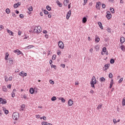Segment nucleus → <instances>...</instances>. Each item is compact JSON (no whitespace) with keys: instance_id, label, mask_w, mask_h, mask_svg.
Returning a JSON list of instances; mask_svg holds the SVG:
<instances>
[{"instance_id":"nucleus-59","label":"nucleus","mask_w":125,"mask_h":125,"mask_svg":"<svg viewBox=\"0 0 125 125\" xmlns=\"http://www.w3.org/2000/svg\"><path fill=\"white\" fill-rule=\"evenodd\" d=\"M23 98L24 99H27V95L26 94L23 95Z\"/></svg>"},{"instance_id":"nucleus-55","label":"nucleus","mask_w":125,"mask_h":125,"mask_svg":"<svg viewBox=\"0 0 125 125\" xmlns=\"http://www.w3.org/2000/svg\"><path fill=\"white\" fill-rule=\"evenodd\" d=\"M107 31L108 33H111V29L110 28H107Z\"/></svg>"},{"instance_id":"nucleus-60","label":"nucleus","mask_w":125,"mask_h":125,"mask_svg":"<svg viewBox=\"0 0 125 125\" xmlns=\"http://www.w3.org/2000/svg\"><path fill=\"white\" fill-rule=\"evenodd\" d=\"M42 119L44 121H46V117L45 116H43Z\"/></svg>"},{"instance_id":"nucleus-39","label":"nucleus","mask_w":125,"mask_h":125,"mask_svg":"<svg viewBox=\"0 0 125 125\" xmlns=\"http://www.w3.org/2000/svg\"><path fill=\"white\" fill-rule=\"evenodd\" d=\"M110 63L111 64H114V63H115V60L114 59H111L110 60Z\"/></svg>"},{"instance_id":"nucleus-40","label":"nucleus","mask_w":125,"mask_h":125,"mask_svg":"<svg viewBox=\"0 0 125 125\" xmlns=\"http://www.w3.org/2000/svg\"><path fill=\"white\" fill-rule=\"evenodd\" d=\"M46 9H47V10H48L49 11H50V10H51V8L50 7V6L47 5L46 6Z\"/></svg>"},{"instance_id":"nucleus-64","label":"nucleus","mask_w":125,"mask_h":125,"mask_svg":"<svg viewBox=\"0 0 125 125\" xmlns=\"http://www.w3.org/2000/svg\"><path fill=\"white\" fill-rule=\"evenodd\" d=\"M102 7L103 8H105V7H106V5H105V4H102Z\"/></svg>"},{"instance_id":"nucleus-22","label":"nucleus","mask_w":125,"mask_h":125,"mask_svg":"<svg viewBox=\"0 0 125 125\" xmlns=\"http://www.w3.org/2000/svg\"><path fill=\"white\" fill-rule=\"evenodd\" d=\"M87 21V19L85 17H84L83 18L82 22L83 23V24L86 23Z\"/></svg>"},{"instance_id":"nucleus-54","label":"nucleus","mask_w":125,"mask_h":125,"mask_svg":"<svg viewBox=\"0 0 125 125\" xmlns=\"http://www.w3.org/2000/svg\"><path fill=\"white\" fill-rule=\"evenodd\" d=\"M36 118L37 119H40V118H41V115H36Z\"/></svg>"},{"instance_id":"nucleus-33","label":"nucleus","mask_w":125,"mask_h":125,"mask_svg":"<svg viewBox=\"0 0 125 125\" xmlns=\"http://www.w3.org/2000/svg\"><path fill=\"white\" fill-rule=\"evenodd\" d=\"M5 11L7 14H9L10 13V9H9V8L6 9Z\"/></svg>"},{"instance_id":"nucleus-24","label":"nucleus","mask_w":125,"mask_h":125,"mask_svg":"<svg viewBox=\"0 0 125 125\" xmlns=\"http://www.w3.org/2000/svg\"><path fill=\"white\" fill-rule=\"evenodd\" d=\"M98 24L100 27V28L102 29L103 30V26H102V23L101 22L99 21L98 22Z\"/></svg>"},{"instance_id":"nucleus-3","label":"nucleus","mask_w":125,"mask_h":125,"mask_svg":"<svg viewBox=\"0 0 125 125\" xmlns=\"http://www.w3.org/2000/svg\"><path fill=\"white\" fill-rule=\"evenodd\" d=\"M12 117L13 120H14L15 121H17V120H18V118L19 117V115L18 113L15 112L13 114Z\"/></svg>"},{"instance_id":"nucleus-7","label":"nucleus","mask_w":125,"mask_h":125,"mask_svg":"<svg viewBox=\"0 0 125 125\" xmlns=\"http://www.w3.org/2000/svg\"><path fill=\"white\" fill-rule=\"evenodd\" d=\"M106 17L108 20H110V19L112 18V15L111 14V12H110V11L106 12Z\"/></svg>"},{"instance_id":"nucleus-18","label":"nucleus","mask_w":125,"mask_h":125,"mask_svg":"<svg viewBox=\"0 0 125 125\" xmlns=\"http://www.w3.org/2000/svg\"><path fill=\"white\" fill-rule=\"evenodd\" d=\"M2 110L4 112V113L6 114V115H7V114H8L9 113V111L8 110H6V108H5L4 107H2Z\"/></svg>"},{"instance_id":"nucleus-58","label":"nucleus","mask_w":125,"mask_h":125,"mask_svg":"<svg viewBox=\"0 0 125 125\" xmlns=\"http://www.w3.org/2000/svg\"><path fill=\"white\" fill-rule=\"evenodd\" d=\"M7 87L8 88H11V84H9V85H8L7 86Z\"/></svg>"},{"instance_id":"nucleus-35","label":"nucleus","mask_w":125,"mask_h":125,"mask_svg":"<svg viewBox=\"0 0 125 125\" xmlns=\"http://www.w3.org/2000/svg\"><path fill=\"white\" fill-rule=\"evenodd\" d=\"M102 104H99L98 106V107H97V109H98V110H99V109H101V108H102Z\"/></svg>"},{"instance_id":"nucleus-41","label":"nucleus","mask_w":125,"mask_h":125,"mask_svg":"<svg viewBox=\"0 0 125 125\" xmlns=\"http://www.w3.org/2000/svg\"><path fill=\"white\" fill-rule=\"evenodd\" d=\"M121 49H122V50L123 51H124V50H125V45H122L121 46Z\"/></svg>"},{"instance_id":"nucleus-15","label":"nucleus","mask_w":125,"mask_h":125,"mask_svg":"<svg viewBox=\"0 0 125 125\" xmlns=\"http://www.w3.org/2000/svg\"><path fill=\"white\" fill-rule=\"evenodd\" d=\"M110 67V64H106L104 65V71H106L109 69Z\"/></svg>"},{"instance_id":"nucleus-8","label":"nucleus","mask_w":125,"mask_h":125,"mask_svg":"<svg viewBox=\"0 0 125 125\" xmlns=\"http://www.w3.org/2000/svg\"><path fill=\"white\" fill-rule=\"evenodd\" d=\"M14 53H17V55H20V54H22V55H24L23 53L21 52L19 49H16L14 51Z\"/></svg>"},{"instance_id":"nucleus-63","label":"nucleus","mask_w":125,"mask_h":125,"mask_svg":"<svg viewBox=\"0 0 125 125\" xmlns=\"http://www.w3.org/2000/svg\"><path fill=\"white\" fill-rule=\"evenodd\" d=\"M89 51L91 53H92V52L93 51V49H92V48L90 49Z\"/></svg>"},{"instance_id":"nucleus-23","label":"nucleus","mask_w":125,"mask_h":125,"mask_svg":"<svg viewBox=\"0 0 125 125\" xmlns=\"http://www.w3.org/2000/svg\"><path fill=\"white\" fill-rule=\"evenodd\" d=\"M21 108H20L21 111H24V109H25V104H23L21 105Z\"/></svg>"},{"instance_id":"nucleus-30","label":"nucleus","mask_w":125,"mask_h":125,"mask_svg":"<svg viewBox=\"0 0 125 125\" xmlns=\"http://www.w3.org/2000/svg\"><path fill=\"white\" fill-rule=\"evenodd\" d=\"M29 92L31 94H33L34 92H35V90H34V88H31L29 90Z\"/></svg>"},{"instance_id":"nucleus-11","label":"nucleus","mask_w":125,"mask_h":125,"mask_svg":"<svg viewBox=\"0 0 125 125\" xmlns=\"http://www.w3.org/2000/svg\"><path fill=\"white\" fill-rule=\"evenodd\" d=\"M20 76L24 78V77H27V73L24 72V71H21L19 74Z\"/></svg>"},{"instance_id":"nucleus-19","label":"nucleus","mask_w":125,"mask_h":125,"mask_svg":"<svg viewBox=\"0 0 125 125\" xmlns=\"http://www.w3.org/2000/svg\"><path fill=\"white\" fill-rule=\"evenodd\" d=\"M113 84H114V80L112 79L110 81L109 88H112V86H113Z\"/></svg>"},{"instance_id":"nucleus-16","label":"nucleus","mask_w":125,"mask_h":125,"mask_svg":"<svg viewBox=\"0 0 125 125\" xmlns=\"http://www.w3.org/2000/svg\"><path fill=\"white\" fill-rule=\"evenodd\" d=\"M95 41L96 42H100V38H99V36L97 35L95 36Z\"/></svg>"},{"instance_id":"nucleus-56","label":"nucleus","mask_w":125,"mask_h":125,"mask_svg":"<svg viewBox=\"0 0 125 125\" xmlns=\"http://www.w3.org/2000/svg\"><path fill=\"white\" fill-rule=\"evenodd\" d=\"M58 55H60L61 54V51L58 50L57 52Z\"/></svg>"},{"instance_id":"nucleus-1","label":"nucleus","mask_w":125,"mask_h":125,"mask_svg":"<svg viewBox=\"0 0 125 125\" xmlns=\"http://www.w3.org/2000/svg\"><path fill=\"white\" fill-rule=\"evenodd\" d=\"M96 83L97 81L96 79L95 78V76H93L90 82L91 87H93V88H95V86H94V84H96Z\"/></svg>"},{"instance_id":"nucleus-37","label":"nucleus","mask_w":125,"mask_h":125,"mask_svg":"<svg viewBox=\"0 0 125 125\" xmlns=\"http://www.w3.org/2000/svg\"><path fill=\"white\" fill-rule=\"evenodd\" d=\"M27 9L29 11H33V6H30Z\"/></svg>"},{"instance_id":"nucleus-31","label":"nucleus","mask_w":125,"mask_h":125,"mask_svg":"<svg viewBox=\"0 0 125 125\" xmlns=\"http://www.w3.org/2000/svg\"><path fill=\"white\" fill-rule=\"evenodd\" d=\"M95 48L96 49V51H99V49H100V47H99V46L98 45H96L95 46Z\"/></svg>"},{"instance_id":"nucleus-21","label":"nucleus","mask_w":125,"mask_h":125,"mask_svg":"<svg viewBox=\"0 0 125 125\" xmlns=\"http://www.w3.org/2000/svg\"><path fill=\"white\" fill-rule=\"evenodd\" d=\"M125 42V37H121L120 38V42H121V43H124V42Z\"/></svg>"},{"instance_id":"nucleus-45","label":"nucleus","mask_w":125,"mask_h":125,"mask_svg":"<svg viewBox=\"0 0 125 125\" xmlns=\"http://www.w3.org/2000/svg\"><path fill=\"white\" fill-rule=\"evenodd\" d=\"M123 81H124V78H121L119 80V82H118L119 83H122V82H123Z\"/></svg>"},{"instance_id":"nucleus-43","label":"nucleus","mask_w":125,"mask_h":125,"mask_svg":"<svg viewBox=\"0 0 125 125\" xmlns=\"http://www.w3.org/2000/svg\"><path fill=\"white\" fill-rule=\"evenodd\" d=\"M49 83L51 84H54L55 83L54 81H52V80H49Z\"/></svg>"},{"instance_id":"nucleus-32","label":"nucleus","mask_w":125,"mask_h":125,"mask_svg":"<svg viewBox=\"0 0 125 125\" xmlns=\"http://www.w3.org/2000/svg\"><path fill=\"white\" fill-rule=\"evenodd\" d=\"M57 3L60 6V7H62V3L59 2V1H57Z\"/></svg>"},{"instance_id":"nucleus-29","label":"nucleus","mask_w":125,"mask_h":125,"mask_svg":"<svg viewBox=\"0 0 125 125\" xmlns=\"http://www.w3.org/2000/svg\"><path fill=\"white\" fill-rule=\"evenodd\" d=\"M8 56H9L8 53H6L5 55V59L6 60H8Z\"/></svg>"},{"instance_id":"nucleus-36","label":"nucleus","mask_w":125,"mask_h":125,"mask_svg":"<svg viewBox=\"0 0 125 125\" xmlns=\"http://www.w3.org/2000/svg\"><path fill=\"white\" fill-rule=\"evenodd\" d=\"M122 104V106H125V98H123Z\"/></svg>"},{"instance_id":"nucleus-26","label":"nucleus","mask_w":125,"mask_h":125,"mask_svg":"<svg viewBox=\"0 0 125 125\" xmlns=\"http://www.w3.org/2000/svg\"><path fill=\"white\" fill-rule=\"evenodd\" d=\"M7 33H8L9 34H10V35H11V36H13V32L12 31H11L10 30L7 29Z\"/></svg>"},{"instance_id":"nucleus-62","label":"nucleus","mask_w":125,"mask_h":125,"mask_svg":"<svg viewBox=\"0 0 125 125\" xmlns=\"http://www.w3.org/2000/svg\"><path fill=\"white\" fill-rule=\"evenodd\" d=\"M43 34H47V31L43 30Z\"/></svg>"},{"instance_id":"nucleus-44","label":"nucleus","mask_w":125,"mask_h":125,"mask_svg":"<svg viewBox=\"0 0 125 125\" xmlns=\"http://www.w3.org/2000/svg\"><path fill=\"white\" fill-rule=\"evenodd\" d=\"M108 77L110 79H112V78H113V74L109 73Z\"/></svg>"},{"instance_id":"nucleus-57","label":"nucleus","mask_w":125,"mask_h":125,"mask_svg":"<svg viewBox=\"0 0 125 125\" xmlns=\"http://www.w3.org/2000/svg\"><path fill=\"white\" fill-rule=\"evenodd\" d=\"M61 66L62 67V68H65V64H61Z\"/></svg>"},{"instance_id":"nucleus-34","label":"nucleus","mask_w":125,"mask_h":125,"mask_svg":"<svg viewBox=\"0 0 125 125\" xmlns=\"http://www.w3.org/2000/svg\"><path fill=\"white\" fill-rule=\"evenodd\" d=\"M110 11L111 12V13H115V10H114V8L110 7Z\"/></svg>"},{"instance_id":"nucleus-51","label":"nucleus","mask_w":125,"mask_h":125,"mask_svg":"<svg viewBox=\"0 0 125 125\" xmlns=\"http://www.w3.org/2000/svg\"><path fill=\"white\" fill-rule=\"evenodd\" d=\"M87 2V0H84V2L83 3V5H85V4H86Z\"/></svg>"},{"instance_id":"nucleus-52","label":"nucleus","mask_w":125,"mask_h":125,"mask_svg":"<svg viewBox=\"0 0 125 125\" xmlns=\"http://www.w3.org/2000/svg\"><path fill=\"white\" fill-rule=\"evenodd\" d=\"M4 27L2 25H0V31H1V30H3Z\"/></svg>"},{"instance_id":"nucleus-50","label":"nucleus","mask_w":125,"mask_h":125,"mask_svg":"<svg viewBox=\"0 0 125 125\" xmlns=\"http://www.w3.org/2000/svg\"><path fill=\"white\" fill-rule=\"evenodd\" d=\"M25 37L23 38V40H27V39H29V36L24 35Z\"/></svg>"},{"instance_id":"nucleus-10","label":"nucleus","mask_w":125,"mask_h":125,"mask_svg":"<svg viewBox=\"0 0 125 125\" xmlns=\"http://www.w3.org/2000/svg\"><path fill=\"white\" fill-rule=\"evenodd\" d=\"M0 104H6V100L0 98Z\"/></svg>"},{"instance_id":"nucleus-53","label":"nucleus","mask_w":125,"mask_h":125,"mask_svg":"<svg viewBox=\"0 0 125 125\" xmlns=\"http://www.w3.org/2000/svg\"><path fill=\"white\" fill-rule=\"evenodd\" d=\"M20 18H21V19L24 18V16L23 15V14H21L20 15Z\"/></svg>"},{"instance_id":"nucleus-20","label":"nucleus","mask_w":125,"mask_h":125,"mask_svg":"<svg viewBox=\"0 0 125 125\" xmlns=\"http://www.w3.org/2000/svg\"><path fill=\"white\" fill-rule=\"evenodd\" d=\"M15 92H16V89H14L12 93V97H15Z\"/></svg>"},{"instance_id":"nucleus-2","label":"nucleus","mask_w":125,"mask_h":125,"mask_svg":"<svg viewBox=\"0 0 125 125\" xmlns=\"http://www.w3.org/2000/svg\"><path fill=\"white\" fill-rule=\"evenodd\" d=\"M42 31L41 26H36L34 29V32L36 34H40Z\"/></svg>"},{"instance_id":"nucleus-4","label":"nucleus","mask_w":125,"mask_h":125,"mask_svg":"<svg viewBox=\"0 0 125 125\" xmlns=\"http://www.w3.org/2000/svg\"><path fill=\"white\" fill-rule=\"evenodd\" d=\"M58 46L61 49H64V43L61 41L58 42Z\"/></svg>"},{"instance_id":"nucleus-9","label":"nucleus","mask_w":125,"mask_h":125,"mask_svg":"<svg viewBox=\"0 0 125 125\" xmlns=\"http://www.w3.org/2000/svg\"><path fill=\"white\" fill-rule=\"evenodd\" d=\"M73 104H74V101H73L72 99H69L68 102V106L71 107V106H73Z\"/></svg>"},{"instance_id":"nucleus-46","label":"nucleus","mask_w":125,"mask_h":125,"mask_svg":"<svg viewBox=\"0 0 125 125\" xmlns=\"http://www.w3.org/2000/svg\"><path fill=\"white\" fill-rule=\"evenodd\" d=\"M61 101L62 103H65V100L64 99V98H61Z\"/></svg>"},{"instance_id":"nucleus-6","label":"nucleus","mask_w":125,"mask_h":125,"mask_svg":"<svg viewBox=\"0 0 125 125\" xmlns=\"http://www.w3.org/2000/svg\"><path fill=\"white\" fill-rule=\"evenodd\" d=\"M5 81L7 83L8 82H11L12 81V76H10L9 78L7 77V76H4Z\"/></svg>"},{"instance_id":"nucleus-13","label":"nucleus","mask_w":125,"mask_h":125,"mask_svg":"<svg viewBox=\"0 0 125 125\" xmlns=\"http://www.w3.org/2000/svg\"><path fill=\"white\" fill-rule=\"evenodd\" d=\"M71 10H69L67 12V13L66 14V19H67V20H68L69 18H70V17H71Z\"/></svg>"},{"instance_id":"nucleus-38","label":"nucleus","mask_w":125,"mask_h":125,"mask_svg":"<svg viewBox=\"0 0 125 125\" xmlns=\"http://www.w3.org/2000/svg\"><path fill=\"white\" fill-rule=\"evenodd\" d=\"M57 99V98H56V97L54 96L51 98V100L52 101H55V100H56Z\"/></svg>"},{"instance_id":"nucleus-14","label":"nucleus","mask_w":125,"mask_h":125,"mask_svg":"<svg viewBox=\"0 0 125 125\" xmlns=\"http://www.w3.org/2000/svg\"><path fill=\"white\" fill-rule=\"evenodd\" d=\"M21 5V2H18L17 3H15L14 4V8H17L18 6H20Z\"/></svg>"},{"instance_id":"nucleus-28","label":"nucleus","mask_w":125,"mask_h":125,"mask_svg":"<svg viewBox=\"0 0 125 125\" xmlns=\"http://www.w3.org/2000/svg\"><path fill=\"white\" fill-rule=\"evenodd\" d=\"M42 125H52L51 124H49L48 123H46L45 122H43L42 123Z\"/></svg>"},{"instance_id":"nucleus-17","label":"nucleus","mask_w":125,"mask_h":125,"mask_svg":"<svg viewBox=\"0 0 125 125\" xmlns=\"http://www.w3.org/2000/svg\"><path fill=\"white\" fill-rule=\"evenodd\" d=\"M34 47H35L34 45H29L27 46H26L25 48V49H31V48H33Z\"/></svg>"},{"instance_id":"nucleus-5","label":"nucleus","mask_w":125,"mask_h":125,"mask_svg":"<svg viewBox=\"0 0 125 125\" xmlns=\"http://www.w3.org/2000/svg\"><path fill=\"white\" fill-rule=\"evenodd\" d=\"M101 54L102 55H104V54L108 55L109 53H108V51H107V49L106 47H104L103 48V51L102 52Z\"/></svg>"},{"instance_id":"nucleus-42","label":"nucleus","mask_w":125,"mask_h":125,"mask_svg":"<svg viewBox=\"0 0 125 125\" xmlns=\"http://www.w3.org/2000/svg\"><path fill=\"white\" fill-rule=\"evenodd\" d=\"M2 90L5 91V92H6V91L7 90V89H6V87H5V86H3L2 87Z\"/></svg>"},{"instance_id":"nucleus-48","label":"nucleus","mask_w":125,"mask_h":125,"mask_svg":"<svg viewBox=\"0 0 125 125\" xmlns=\"http://www.w3.org/2000/svg\"><path fill=\"white\" fill-rule=\"evenodd\" d=\"M48 13H49L48 11H47L45 10H44V14H45L46 15H47V14H48Z\"/></svg>"},{"instance_id":"nucleus-47","label":"nucleus","mask_w":125,"mask_h":125,"mask_svg":"<svg viewBox=\"0 0 125 125\" xmlns=\"http://www.w3.org/2000/svg\"><path fill=\"white\" fill-rule=\"evenodd\" d=\"M52 58L53 60H55V59H56V55H53L52 56Z\"/></svg>"},{"instance_id":"nucleus-25","label":"nucleus","mask_w":125,"mask_h":125,"mask_svg":"<svg viewBox=\"0 0 125 125\" xmlns=\"http://www.w3.org/2000/svg\"><path fill=\"white\" fill-rule=\"evenodd\" d=\"M105 81H106V79L104 77H101L100 78V82H101V83L104 82Z\"/></svg>"},{"instance_id":"nucleus-49","label":"nucleus","mask_w":125,"mask_h":125,"mask_svg":"<svg viewBox=\"0 0 125 125\" xmlns=\"http://www.w3.org/2000/svg\"><path fill=\"white\" fill-rule=\"evenodd\" d=\"M113 123H114V124H117V120H116V119H113Z\"/></svg>"},{"instance_id":"nucleus-12","label":"nucleus","mask_w":125,"mask_h":125,"mask_svg":"<svg viewBox=\"0 0 125 125\" xmlns=\"http://www.w3.org/2000/svg\"><path fill=\"white\" fill-rule=\"evenodd\" d=\"M100 5H101V2H97V4L96 5V8H97V9H99L100 10Z\"/></svg>"},{"instance_id":"nucleus-61","label":"nucleus","mask_w":125,"mask_h":125,"mask_svg":"<svg viewBox=\"0 0 125 125\" xmlns=\"http://www.w3.org/2000/svg\"><path fill=\"white\" fill-rule=\"evenodd\" d=\"M12 16H13V17H16V15H15V13H12Z\"/></svg>"},{"instance_id":"nucleus-27","label":"nucleus","mask_w":125,"mask_h":125,"mask_svg":"<svg viewBox=\"0 0 125 125\" xmlns=\"http://www.w3.org/2000/svg\"><path fill=\"white\" fill-rule=\"evenodd\" d=\"M68 2H69V1H68V0H64L63 4L65 5V6H67V5H68Z\"/></svg>"}]
</instances>
